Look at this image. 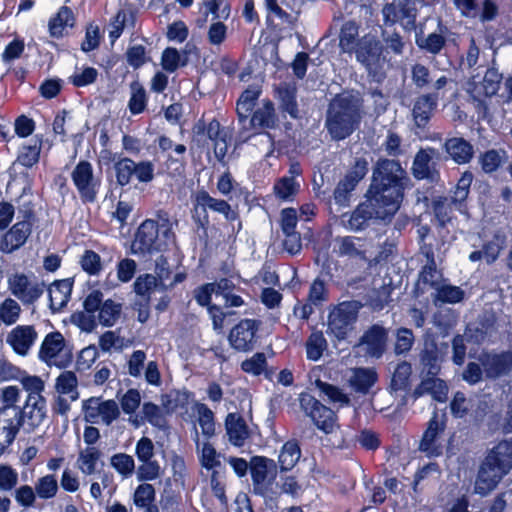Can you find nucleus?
I'll return each mask as SVG.
<instances>
[{
  "label": "nucleus",
  "mask_w": 512,
  "mask_h": 512,
  "mask_svg": "<svg viewBox=\"0 0 512 512\" xmlns=\"http://www.w3.org/2000/svg\"><path fill=\"white\" fill-rule=\"evenodd\" d=\"M348 381L355 391L367 393L377 381V373L372 368H354L350 371Z\"/></svg>",
  "instance_id": "c85d7f7f"
},
{
  "label": "nucleus",
  "mask_w": 512,
  "mask_h": 512,
  "mask_svg": "<svg viewBox=\"0 0 512 512\" xmlns=\"http://www.w3.org/2000/svg\"><path fill=\"white\" fill-rule=\"evenodd\" d=\"M41 148L42 139L35 137L19 149L17 162L27 168L34 166L39 161Z\"/></svg>",
  "instance_id": "72a5a7b5"
},
{
  "label": "nucleus",
  "mask_w": 512,
  "mask_h": 512,
  "mask_svg": "<svg viewBox=\"0 0 512 512\" xmlns=\"http://www.w3.org/2000/svg\"><path fill=\"white\" fill-rule=\"evenodd\" d=\"M32 231V224L27 221L15 223L0 239V252L10 254L21 248Z\"/></svg>",
  "instance_id": "412c9836"
},
{
  "label": "nucleus",
  "mask_w": 512,
  "mask_h": 512,
  "mask_svg": "<svg viewBox=\"0 0 512 512\" xmlns=\"http://www.w3.org/2000/svg\"><path fill=\"white\" fill-rule=\"evenodd\" d=\"M300 405L304 413L312 419L318 429L326 434H335L339 426L334 411L320 403L310 394L300 395Z\"/></svg>",
  "instance_id": "6e6552de"
},
{
  "label": "nucleus",
  "mask_w": 512,
  "mask_h": 512,
  "mask_svg": "<svg viewBox=\"0 0 512 512\" xmlns=\"http://www.w3.org/2000/svg\"><path fill=\"white\" fill-rule=\"evenodd\" d=\"M259 95L260 89L258 86H250L241 94L236 108L240 122L247 121Z\"/></svg>",
  "instance_id": "f704fd0d"
},
{
  "label": "nucleus",
  "mask_w": 512,
  "mask_h": 512,
  "mask_svg": "<svg viewBox=\"0 0 512 512\" xmlns=\"http://www.w3.org/2000/svg\"><path fill=\"white\" fill-rule=\"evenodd\" d=\"M35 491L41 499H51L58 491V483L54 475H45L35 483Z\"/></svg>",
  "instance_id": "603ef678"
},
{
  "label": "nucleus",
  "mask_w": 512,
  "mask_h": 512,
  "mask_svg": "<svg viewBox=\"0 0 512 512\" xmlns=\"http://www.w3.org/2000/svg\"><path fill=\"white\" fill-rule=\"evenodd\" d=\"M435 291V304L438 302L455 304L464 298V291L460 287L449 284H440L439 287H436Z\"/></svg>",
  "instance_id": "79ce46f5"
},
{
  "label": "nucleus",
  "mask_w": 512,
  "mask_h": 512,
  "mask_svg": "<svg viewBox=\"0 0 512 512\" xmlns=\"http://www.w3.org/2000/svg\"><path fill=\"white\" fill-rule=\"evenodd\" d=\"M386 341V330L379 325H373L361 337L359 347L368 356L380 358L385 351Z\"/></svg>",
  "instance_id": "b1692460"
},
{
  "label": "nucleus",
  "mask_w": 512,
  "mask_h": 512,
  "mask_svg": "<svg viewBox=\"0 0 512 512\" xmlns=\"http://www.w3.org/2000/svg\"><path fill=\"white\" fill-rule=\"evenodd\" d=\"M440 160V152L434 148L420 149L414 157L412 173L415 178L434 181L438 178L437 164Z\"/></svg>",
  "instance_id": "dca6fc26"
},
{
  "label": "nucleus",
  "mask_w": 512,
  "mask_h": 512,
  "mask_svg": "<svg viewBox=\"0 0 512 512\" xmlns=\"http://www.w3.org/2000/svg\"><path fill=\"white\" fill-rule=\"evenodd\" d=\"M301 451L296 442H286L279 454V464L282 470H291L300 459Z\"/></svg>",
  "instance_id": "a19ab883"
},
{
  "label": "nucleus",
  "mask_w": 512,
  "mask_h": 512,
  "mask_svg": "<svg viewBox=\"0 0 512 512\" xmlns=\"http://www.w3.org/2000/svg\"><path fill=\"white\" fill-rule=\"evenodd\" d=\"M300 188V183L294 178L283 177L274 185L276 196L284 201H292Z\"/></svg>",
  "instance_id": "c03bdc74"
},
{
  "label": "nucleus",
  "mask_w": 512,
  "mask_h": 512,
  "mask_svg": "<svg viewBox=\"0 0 512 512\" xmlns=\"http://www.w3.org/2000/svg\"><path fill=\"white\" fill-rule=\"evenodd\" d=\"M338 253L342 256L365 257L367 244L364 239L354 236H345L336 239Z\"/></svg>",
  "instance_id": "2f4dec72"
},
{
  "label": "nucleus",
  "mask_w": 512,
  "mask_h": 512,
  "mask_svg": "<svg viewBox=\"0 0 512 512\" xmlns=\"http://www.w3.org/2000/svg\"><path fill=\"white\" fill-rule=\"evenodd\" d=\"M197 202L202 207L209 208L215 212L223 214L226 218H229L231 207L226 201L215 199L211 197L206 191H201L197 195Z\"/></svg>",
  "instance_id": "09e8293b"
},
{
  "label": "nucleus",
  "mask_w": 512,
  "mask_h": 512,
  "mask_svg": "<svg viewBox=\"0 0 512 512\" xmlns=\"http://www.w3.org/2000/svg\"><path fill=\"white\" fill-rule=\"evenodd\" d=\"M115 178L120 186H127L133 177L142 184H148L155 178V165L152 161L135 162L128 157L119 158L113 164Z\"/></svg>",
  "instance_id": "20e7f679"
},
{
  "label": "nucleus",
  "mask_w": 512,
  "mask_h": 512,
  "mask_svg": "<svg viewBox=\"0 0 512 512\" xmlns=\"http://www.w3.org/2000/svg\"><path fill=\"white\" fill-rule=\"evenodd\" d=\"M132 94L129 100V109L132 114H139L146 107V93L144 88L138 83L131 85Z\"/></svg>",
  "instance_id": "13d9d810"
},
{
  "label": "nucleus",
  "mask_w": 512,
  "mask_h": 512,
  "mask_svg": "<svg viewBox=\"0 0 512 512\" xmlns=\"http://www.w3.org/2000/svg\"><path fill=\"white\" fill-rule=\"evenodd\" d=\"M278 98L281 101L283 110L288 112L292 117H297V104L295 100V88L283 84L277 89Z\"/></svg>",
  "instance_id": "3c124183"
},
{
  "label": "nucleus",
  "mask_w": 512,
  "mask_h": 512,
  "mask_svg": "<svg viewBox=\"0 0 512 512\" xmlns=\"http://www.w3.org/2000/svg\"><path fill=\"white\" fill-rule=\"evenodd\" d=\"M111 466L123 477L127 478L134 472V459L127 454L118 453L111 457Z\"/></svg>",
  "instance_id": "864d4df0"
},
{
  "label": "nucleus",
  "mask_w": 512,
  "mask_h": 512,
  "mask_svg": "<svg viewBox=\"0 0 512 512\" xmlns=\"http://www.w3.org/2000/svg\"><path fill=\"white\" fill-rule=\"evenodd\" d=\"M411 365L407 362L398 364L393 372L392 376V387L395 390L404 389L411 375Z\"/></svg>",
  "instance_id": "e2e57ef3"
},
{
  "label": "nucleus",
  "mask_w": 512,
  "mask_h": 512,
  "mask_svg": "<svg viewBox=\"0 0 512 512\" xmlns=\"http://www.w3.org/2000/svg\"><path fill=\"white\" fill-rule=\"evenodd\" d=\"M502 80V75L494 68L487 69L483 77L473 76L469 82L468 92L474 98L493 96L497 93Z\"/></svg>",
  "instance_id": "4be33fe9"
},
{
  "label": "nucleus",
  "mask_w": 512,
  "mask_h": 512,
  "mask_svg": "<svg viewBox=\"0 0 512 512\" xmlns=\"http://www.w3.org/2000/svg\"><path fill=\"white\" fill-rule=\"evenodd\" d=\"M73 25V14L68 7H61L58 13L49 20L48 28L52 37L59 38L64 30Z\"/></svg>",
  "instance_id": "4c0bfd02"
},
{
  "label": "nucleus",
  "mask_w": 512,
  "mask_h": 512,
  "mask_svg": "<svg viewBox=\"0 0 512 512\" xmlns=\"http://www.w3.org/2000/svg\"><path fill=\"white\" fill-rule=\"evenodd\" d=\"M7 286L10 293L23 304H33L44 293L43 282L30 279L24 273H13L7 278Z\"/></svg>",
  "instance_id": "f8f14e48"
},
{
  "label": "nucleus",
  "mask_w": 512,
  "mask_h": 512,
  "mask_svg": "<svg viewBox=\"0 0 512 512\" xmlns=\"http://www.w3.org/2000/svg\"><path fill=\"white\" fill-rule=\"evenodd\" d=\"M259 328V322L253 319L241 320L235 325L229 334L231 346L239 351H248L253 348L255 334Z\"/></svg>",
  "instance_id": "f3484780"
},
{
  "label": "nucleus",
  "mask_w": 512,
  "mask_h": 512,
  "mask_svg": "<svg viewBox=\"0 0 512 512\" xmlns=\"http://www.w3.org/2000/svg\"><path fill=\"white\" fill-rule=\"evenodd\" d=\"M23 415L31 419L32 424H40L46 416V400L43 395L27 396L24 407L20 409Z\"/></svg>",
  "instance_id": "7c9ffc66"
},
{
  "label": "nucleus",
  "mask_w": 512,
  "mask_h": 512,
  "mask_svg": "<svg viewBox=\"0 0 512 512\" xmlns=\"http://www.w3.org/2000/svg\"><path fill=\"white\" fill-rule=\"evenodd\" d=\"M419 393H428L438 402H444L447 398L448 388L446 383L438 378H429L424 380L419 389Z\"/></svg>",
  "instance_id": "37998d69"
},
{
  "label": "nucleus",
  "mask_w": 512,
  "mask_h": 512,
  "mask_svg": "<svg viewBox=\"0 0 512 512\" xmlns=\"http://www.w3.org/2000/svg\"><path fill=\"white\" fill-rule=\"evenodd\" d=\"M77 385L75 373L64 371L57 377L55 388L59 394L66 395L71 401H75L78 398Z\"/></svg>",
  "instance_id": "ea45409f"
},
{
  "label": "nucleus",
  "mask_w": 512,
  "mask_h": 512,
  "mask_svg": "<svg viewBox=\"0 0 512 512\" xmlns=\"http://www.w3.org/2000/svg\"><path fill=\"white\" fill-rule=\"evenodd\" d=\"M253 128H273L276 124V115L272 102L264 101L249 121Z\"/></svg>",
  "instance_id": "c9c22d12"
},
{
  "label": "nucleus",
  "mask_w": 512,
  "mask_h": 512,
  "mask_svg": "<svg viewBox=\"0 0 512 512\" xmlns=\"http://www.w3.org/2000/svg\"><path fill=\"white\" fill-rule=\"evenodd\" d=\"M98 71L93 67H84L77 69L73 75L70 76V81L76 87H85L96 81Z\"/></svg>",
  "instance_id": "6e6d98bb"
},
{
  "label": "nucleus",
  "mask_w": 512,
  "mask_h": 512,
  "mask_svg": "<svg viewBox=\"0 0 512 512\" xmlns=\"http://www.w3.org/2000/svg\"><path fill=\"white\" fill-rule=\"evenodd\" d=\"M227 37V26L221 21H213L208 28L207 38L211 45L220 46Z\"/></svg>",
  "instance_id": "0e129e2a"
},
{
  "label": "nucleus",
  "mask_w": 512,
  "mask_h": 512,
  "mask_svg": "<svg viewBox=\"0 0 512 512\" xmlns=\"http://www.w3.org/2000/svg\"><path fill=\"white\" fill-rule=\"evenodd\" d=\"M414 343V335L410 329L400 328L396 332L395 353L403 354L408 352Z\"/></svg>",
  "instance_id": "774afa93"
},
{
  "label": "nucleus",
  "mask_w": 512,
  "mask_h": 512,
  "mask_svg": "<svg viewBox=\"0 0 512 512\" xmlns=\"http://www.w3.org/2000/svg\"><path fill=\"white\" fill-rule=\"evenodd\" d=\"M512 468V444L507 441L492 448L482 464L474 485L475 493L485 496L493 491Z\"/></svg>",
  "instance_id": "7ed1b4c3"
},
{
  "label": "nucleus",
  "mask_w": 512,
  "mask_h": 512,
  "mask_svg": "<svg viewBox=\"0 0 512 512\" xmlns=\"http://www.w3.org/2000/svg\"><path fill=\"white\" fill-rule=\"evenodd\" d=\"M416 43L420 48L436 54L443 48L445 38L441 34L431 33L428 36L417 37Z\"/></svg>",
  "instance_id": "4d7b16f0"
},
{
  "label": "nucleus",
  "mask_w": 512,
  "mask_h": 512,
  "mask_svg": "<svg viewBox=\"0 0 512 512\" xmlns=\"http://www.w3.org/2000/svg\"><path fill=\"white\" fill-rule=\"evenodd\" d=\"M158 225L154 220H145L138 228L131 249L134 254L152 253L159 251L162 244L158 237Z\"/></svg>",
  "instance_id": "2eb2a0df"
},
{
  "label": "nucleus",
  "mask_w": 512,
  "mask_h": 512,
  "mask_svg": "<svg viewBox=\"0 0 512 512\" xmlns=\"http://www.w3.org/2000/svg\"><path fill=\"white\" fill-rule=\"evenodd\" d=\"M488 378H497L512 370V352L483 353L479 358Z\"/></svg>",
  "instance_id": "5701e85b"
},
{
  "label": "nucleus",
  "mask_w": 512,
  "mask_h": 512,
  "mask_svg": "<svg viewBox=\"0 0 512 512\" xmlns=\"http://www.w3.org/2000/svg\"><path fill=\"white\" fill-rule=\"evenodd\" d=\"M385 203H378L374 196L367 193V200L360 203L355 210L343 216L345 227L352 231H361L370 225L374 219L385 220L392 217L395 213L386 212Z\"/></svg>",
  "instance_id": "39448f33"
},
{
  "label": "nucleus",
  "mask_w": 512,
  "mask_h": 512,
  "mask_svg": "<svg viewBox=\"0 0 512 512\" xmlns=\"http://www.w3.org/2000/svg\"><path fill=\"white\" fill-rule=\"evenodd\" d=\"M19 382L27 392V396L42 395L45 389L44 381L37 375L23 374L19 378Z\"/></svg>",
  "instance_id": "5fc2aeb1"
},
{
  "label": "nucleus",
  "mask_w": 512,
  "mask_h": 512,
  "mask_svg": "<svg viewBox=\"0 0 512 512\" xmlns=\"http://www.w3.org/2000/svg\"><path fill=\"white\" fill-rule=\"evenodd\" d=\"M22 307L20 303L11 297L0 302V320L5 326L16 324L21 317Z\"/></svg>",
  "instance_id": "58836bf2"
},
{
  "label": "nucleus",
  "mask_w": 512,
  "mask_h": 512,
  "mask_svg": "<svg viewBox=\"0 0 512 512\" xmlns=\"http://www.w3.org/2000/svg\"><path fill=\"white\" fill-rule=\"evenodd\" d=\"M194 442L199 461L204 468L212 470L220 466V455L208 440L200 439L197 430H195Z\"/></svg>",
  "instance_id": "a878e982"
},
{
  "label": "nucleus",
  "mask_w": 512,
  "mask_h": 512,
  "mask_svg": "<svg viewBox=\"0 0 512 512\" xmlns=\"http://www.w3.org/2000/svg\"><path fill=\"white\" fill-rule=\"evenodd\" d=\"M315 385L320 390L321 394L327 396L329 401L341 405L349 402L348 397L339 388L322 382L321 380H316Z\"/></svg>",
  "instance_id": "052dcab7"
},
{
  "label": "nucleus",
  "mask_w": 512,
  "mask_h": 512,
  "mask_svg": "<svg viewBox=\"0 0 512 512\" xmlns=\"http://www.w3.org/2000/svg\"><path fill=\"white\" fill-rule=\"evenodd\" d=\"M141 413L145 421L149 422L152 426L160 429L167 427L166 416L169 410L166 407L162 408L154 403L145 402L142 405Z\"/></svg>",
  "instance_id": "e433bc0d"
},
{
  "label": "nucleus",
  "mask_w": 512,
  "mask_h": 512,
  "mask_svg": "<svg viewBox=\"0 0 512 512\" xmlns=\"http://www.w3.org/2000/svg\"><path fill=\"white\" fill-rule=\"evenodd\" d=\"M37 337L38 334L32 325H18L8 332L6 343L16 354L26 356L34 346Z\"/></svg>",
  "instance_id": "6ab92c4d"
},
{
  "label": "nucleus",
  "mask_w": 512,
  "mask_h": 512,
  "mask_svg": "<svg viewBox=\"0 0 512 512\" xmlns=\"http://www.w3.org/2000/svg\"><path fill=\"white\" fill-rule=\"evenodd\" d=\"M21 426L20 409H0V456L12 444Z\"/></svg>",
  "instance_id": "a211bd4d"
},
{
  "label": "nucleus",
  "mask_w": 512,
  "mask_h": 512,
  "mask_svg": "<svg viewBox=\"0 0 512 512\" xmlns=\"http://www.w3.org/2000/svg\"><path fill=\"white\" fill-rule=\"evenodd\" d=\"M360 304L357 301L340 303L330 314L328 320L329 331L338 339H344L353 329L357 320Z\"/></svg>",
  "instance_id": "9b49d317"
},
{
  "label": "nucleus",
  "mask_w": 512,
  "mask_h": 512,
  "mask_svg": "<svg viewBox=\"0 0 512 512\" xmlns=\"http://www.w3.org/2000/svg\"><path fill=\"white\" fill-rule=\"evenodd\" d=\"M101 451L96 446H87L80 449L76 461L77 468L84 475H92L98 471L101 464Z\"/></svg>",
  "instance_id": "bb28decb"
},
{
  "label": "nucleus",
  "mask_w": 512,
  "mask_h": 512,
  "mask_svg": "<svg viewBox=\"0 0 512 512\" xmlns=\"http://www.w3.org/2000/svg\"><path fill=\"white\" fill-rule=\"evenodd\" d=\"M39 358L49 366L59 368L68 366L72 355L61 333L53 332L46 335L39 351Z\"/></svg>",
  "instance_id": "9d476101"
},
{
  "label": "nucleus",
  "mask_w": 512,
  "mask_h": 512,
  "mask_svg": "<svg viewBox=\"0 0 512 512\" xmlns=\"http://www.w3.org/2000/svg\"><path fill=\"white\" fill-rule=\"evenodd\" d=\"M362 101L359 94L344 92L337 95L329 105L326 127L335 140L348 137L360 120Z\"/></svg>",
  "instance_id": "f03ea898"
},
{
  "label": "nucleus",
  "mask_w": 512,
  "mask_h": 512,
  "mask_svg": "<svg viewBox=\"0 0 512 512\" xmlns=\"http://www.w3.org/2000/svg\"><path fill=\"white\" fill-rule=\"evenodd\" d=\"M327 348V341L320 331L312 332L306 342V355L309 360L317 361Z\"/></svg>",
  "instance_id": "a18cd8bd"
},
{
  "label": "nucleus",
  "mask_w": 512,
  "mask_h": 512,
  "mask_svg": "<svg viewBox=\"0 0 512 512\" xmlns=\"http://www.w3.org/2000/svg\"><path fill=\"white\" fill-rule=\"evenodd\" d=\"M226 430L229 441L235 446H242L248 437V430L243 420L234 414H229L226 418Z\"/></svg>",
  "instance_id": "473e14b6"
},
{
  "label": "nucleus",
  "mask_w": 512,
  "mask_h": 512,
  "mask_svg": "<svg viewBox=\"0 0 512 512\" xmlns=\"http://www.w3.org/2000/svg\"><path fill=\"white\" fill-rule=\"evenodd\" d=\"M72 181L84 202H94L101 181L94 175L93 166L88 161H80L71 173Z\"/></svg>",
  "instance_id": "ddd939ff"
},
{
  "label": "nucleus",
  "mask_w": 512,
  "mask_h": 512,
  "mask_svg": "<svg viewBox=\"0 0 512 512\" xmlns=\"http://www.w3.org/2000/svg\"><path fill=\"white\" fill-rule=\"evenodd\" d=\"M266 356L264 353H255L252 357L242 362L241 368L244 372L252 375H260L266 368Z\"/></svg>",
  "instance_id": "680f3d73"
},
{
  "label": "nucleus",
  "mask_w": 512,
  "mask_h": 512,
  "mask_svg": "<svg viewBox=\"0 0 512 512\" xmlns=\"http://www.w3.org/2000/svg\"><path fill=\"white\" fill-rule=\"evenodd\" d=\"M17 484V470L8 464H0V491H11Z\"/></svg>",
  "instance_id": "bf43d9fd"
},
{
  "label": "nucleus",
  "mask_w": 512,
  "mask_h": 512,
  "mask_svg": "<svg viewBox=\"0 0 512 512\" xmlns=\"http://www.w3.org/2000/svg\"><path fill=\"white\" fill-rule=\"evenodd\" d=\"M473 181V175L470 172H464L457 182L456 188L453 194V202L455 204H461L468 196L471 183Z\"/></svg>",
  "instance_id": "338daca9"
},
{
  "label": "nucleus",
  "mask_w": 512,
  "mask_h": 512,
  "mask_svg": "<svg viewBox=\"0 0 512 512\" xmlns=\"http://www.w3.org/2000/svg\"><path fill=\"white\" fill-rule=\"evenodd\" d=\"M386 24L400 22L404 27L414 24L416 10L409 0H394L386 4L382 10Z\"/></svg>",
  "instance_id": "aec40b11"
},
{
  "label": "nucleus",
  "mask_w": 512,
  "mask_h": 512,
  "mask_svg": "<svg viewBox=\"0 0 512 512\" xmlns=\"http://www.w3.org/2000/svg\"><path fill=\"white\" fill-rule=\"evenodd\" d=\"M72 292V281L70 279L58 280L48 288L50 308L53 311L61 310L69 301Z\"/></svg>",
  "instance_id": "393cba45"
},
{
  "label": "nucleus",
  "mask_w": 512,
  "mask_h": 512,
  "mask_svg": "<svg viewBox=\"0 0 512 512\" xmlns=\"http://www.w3.org/2000/svg\"><path fill=\"white\" fill-rule=\"evenodd\" d=\"M83 417L92 424L111 425L120 415L115 400H104L101 397H90L82 402Z\"/></svg>",
  "instance_id": "1a4fd4ad"
},
{
  "label": "nucleus",
  "mask_w": 512,
  "mask_h": 512,
  "mask_svg": "<svg viewBox=\"0 0 512 512\" xmlns=\"http://www.w3.org/2000/svg\"><path fill=\"white\" fill-rule=\"evenodd\" d=\"M21 391L17 386L9 385L1 389L0 399L3 404L1 409H20L16 406L20 400Z\"/></svg>",
  "instance_id": "69168bd1"
},
{
  "label": "nucleus",
  "mask_w": 512,
  "mask_h": 512,
  "mask_svg": "<svg viewBox=\"0 0 512 512\" xmlns=\"http://www.w3.org/2000/svg\"><path fill=\"white\" fill-rule=\"evenodd\" d=\"M444 428V423L434 413L418 446V449L427 457H438L442 454L444 448Z\"/></svg>",
  "instance_id": "4468645a"
},
{
  "label": "nucleus",
  "mask_w": 512,
  "mask_h": 512,
  "mask_svg": "<svg viewBox=\"0 0 512 512\" xmlns=\"http://www.w3.org/2000/svg\"><path fill=\"white\" fill-rule=\"evenodd\" d=\"M444 147L449 156L458 164L469 162L473 156L472 146L463 138L448 139Z\"/></svg>",
  "instance_id": "c756f323"
},
{
  "label": "nucleus",
  "mask_w": 512,
  "mask_h": 512,
  "mask_svg": "<svg viewBox=\"0 0 512 512\" xmlns=\"http://www.w3.org/2000/svg\"><path fill=\"white\" fill-rule=\"evenodd\" d=\"M437 106V96L422 95L418 97L413 107V117L418 127H424Z\"/></svg>",
  "instance_id": "cd10ccee"
},
{
  "label": "nucleus",
  "mask_w": 512,
  "mask_h": 512,
  "mask_svg": "<svg viewBox=\"0 0 512 512\" xmlns=\"http://www.w3.org/2000/svg\"><path fill=\"white\" fill-rule=\"evenodd\" d=\"M358 33V26L355 22L348 21L343 24L340 32V47L344 52L356 50Z\"/></svg>",
  "instance_id": "de8ad7c7"
},
{
  "label": "nucleus",
  "mask_w": 512,
  "mask_h": 512,
  "mask_svg": "<svg viewBox=\"0 0 512 512\" xmlns=\"http://www.w3.org/2000/svg\"><path fill=\"white\" fill-rule=\"evenodd\" d=\"M121 314V304L106 300L98 310V320L103 326H113Z\"/></svg>",
  "instance_id": "49530a36"
},
{
  "label": "nucleus",
  "mask_w": 512,
  "mask_h": 512,
  "mask_svg": "<svg viewBox=\"0 0 512 512\" xmlns=\"http://www.w3.org/2000/svg\"><path fill=\"white\" fill-rule=\"evenodd\" d=\"M409 177L395 160H379L373 170V179L368 194L378 203H385L386 212L396 213L401 205Z\"/></svg>",
  "instance_id": "f257e3e1"
},
{
  "label": "nucleus",
  "mask_w": 512,
  "mask_h": 512,
  "mask_svg": "<svg viewBox=\"0 0 512 512\" xmlns=\"http://www.w3.org/2000/svg\"><path fill=\"white\" fill-rule=\"evenodd\" d=\"M357 60L365 66L370 75L380 80L381 69L385 63L383 48L375 36L365 35L359 40L355 50Z\"/></svg>",
  "instance_id": "0eeeda50"
},
{
  "label": "nucleus",
  "mask_w": 512,
  "mask_h": 512,
  "mask_svg": "<svg viewBox=\"0 0 512 512\" xmlns=\"http://www.w3.org/2000/svg\"><path fill=\"white\" fill-rule=\"evenodd\" d=\"M198 415V423L201 427L202 434L206 438H210L215 434L214 414L205 404H198L196 406Z\"/></svg>",
  "instance_id": "8fccbe9b"
},
{
  "label": "nucleus",
  "mask_w": 512,
  "mask_h": 512,
  "mask_svg": "<svg viewBox=\"0 0 512 512\" xmlns=\"http://www.w3.org/2000/svg\"><path fill=\"white\" fill-rule=\"evenodd\" d=\"M276 465L273 460L254 457L251 462V476L254 491L264 497L272 498L279 493L276 479Z\"/></svg>",
  "instance_id": "423d86ee"
}]
</instances>
